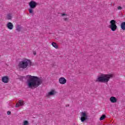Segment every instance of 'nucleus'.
Instances as JSON below:
<instances>
[{
    "mask_svg": "<svg viewBox=\"0 0 125 125\" xmlns=\"http://www.w3.org/2000/svg\"><path fill=\"white\" fill-rule=\"evenodd\" d=\"M26 78L28 79L27 81V86L29 88L35 89L42 83V79L32 75H27Z\"/></svg>",
    "mask_w": 125,
    "mask_h": 125,
    "instance_id": "nucleus-1",
    "label": "nucleus"
},
{
    "mask_svg": "<svg viewBox=\"0 0 125 125\" xmlns=\"http://www.w3.org/2000/svg\"><path fill=\"white\" fill-rule=\"evenodd\" d=\"M113 76L112 74H102L98 77L96 82L97 83H108L110 79H112Z\"/></svg>",
    "mask_w": 125,
    "mask_h": 125,
    "instance_id": "nucleus-2",
    "label": "nucleus"
},
{
    "mask_svg": "<svg viewBox=\"0 0 125 125\" xmlns=\"http://www.w3.org/2000/svg\"><path fill=\"white\" fill-rule=\"evenodd\" d=\"M32 66V62L30 60H23L20 62L19 63V68L21 69H25L27 67H31Z\"/></svg>",
    "mask_w": 125,
    "mask_h": 125,
    "instance_id": "nucleus-3",
    "label": "nucleus"
},
{
    "mask_svg": "<svg viewBox=\"0 0 125 125\" xmlns=\"http://www.w3.org/2000/svg\"><path fill=\"white\" fill-rule=\"evenodd\" d=\"M29 5L30 6V9H28V11H29L30 14H32V16H34V8H36L37 7V5H38V3L36 2V1L34 0H31L29 3Z\"/></svg>",
    "mask_w": 125,
    "mask_h": 125,
    "instance_id": "nucleus-4",
    "label": "nucleus"
},
{
    "mask_svg": "<svg viewBox=\"0 0 125 125\" xmlns=\"http://www.w3.org/2000/svg\"><path fill=\"white\" fill-rule=\"evenodd\" d=\"M110 24L108 25V27L111 29V31L115 32L117 30V21H116L112 20L110 21Z\"/></svg>",
    "mask_w": 125,
    "mask_h": 125,
    "instance_id": "nucleus-5",
    "label": "nucleus"
},
{
    "mask_svg": "<svg viewBox=\"0 0 125 125\" xmlns=\"http://www.w3.org/2000/svg\"><path fill=\"white\" fill-rule=\"evenodd\" d=\"M87 120H88V116L87 113H86L85 111L81 112V122H85V121H87Z\"/></svg>",
    "mask_w": 125,
    "mask_h": 125,
    "instance_id": "nucleus-6",
    "label": "nucleus"
},
{
    "mask_svg": "<svg viewBox=\"0 0 125 125\" xmlns=\"http://www.w3.org/2000/svg\"><path fill=\"white\" fill-rule=\"evenodd\" d=\"M59 82L60 83H61V84H65V83H67V80L64 77H61L59 79Z\"/></svg>",
    "mask_w": 125,
    "mask_h": 125,
    "instance_id": "nucleus-7",
    "label": "nucleus"
},
{
    "mask_svg": "<svg viewBox=\"0 0 125 125\" xmlns=\"http://www.w3.org/2000/svg\"><path fill=\"white\" fill-rule=\"evenodd\" d=\"M24 101L23 100H19L18 103L16 104L15 107L16 108H18V107H20V106H24Z\"/></svg>",
    "mask_w": 125,
    "mask_h": 125,
    "instance_id": "nucleus-8",
    "label": "nucleus"
},
{
    "mask_svg": "<svg viewBox=\"0 0 125 125\" xmlns=\"http://www.w3.org/2000/svg\"><path fill=\"white\" fill-rule=\"evenodd\" d=\"M2 82L4 83H7L9 82L8 76H4L2 78Z\"/></svg>",
    "mask_w": 125,
    "mask_h": 125,
    "instance_id": "nucleus-9",
    "label": "nucleus"
},
{
    "mask_svg": "<svg viewBox=\"0 0 125 125\" xmlns=\"http://www.w3.org/2000/svg\"><path fill=\"white\" fill-rule=\"evenodd\" d=\"M7 27L9 30H12V29H13V24H12V23H11V22H8L7 24Z\"/></svg>",
    "mask_w": 125,
    "mask_h": 125,
    "instance_id": "nucleus-10",
    "label": "nucleus"
},
{
    "mask_svg": "<svg viewBox=\"0 0 125 125\" xmlns=\"http://www.w3.org/2000/svg\"><path fill=\"white\" fill-rule=\"evenodd\" d=\"M110 101L111 103H116L117 102V98L115 97H111L110 98Z\"/></svg>",
    "mask_w": 125,
    "mask_h": 125,
    "instance_id": "nucleus-11",
    "label": "nucleus"
},
{
    "mask_svg": "<svg viewBox=\"0 0 125 125\" xmlns=\"http://www.w3.org/2000/svg\"><path fill=\"white\" fill-rule=\"evenodd\" d=\"M16 30L18 31V32H20L21 30H22V27L19 25H17Z\"/></svg>",
    "mask_w": 125,
    "mask_h": 125,
    "instance_id": "nucleus-12",
    "label": "nucleus"
},
{
    "mask_svg": "<svg viewBox=\"0 0 125 125\" xmlns=\"http://www.w3.org/2000/svg\"><path fill=\"white\" fill-rule=\"evenodd\" d=\"M55 93H56V92H55V90H52L48 93V95H49V96L54 95V94H55Z\"/></svg>",
    "mask_w": 125,
    "mask_h": 125,
    "instance_id": "nucleus-13",
    "label": "nucleus"
},
{
    "mask_svg": "<svg viewBox=\"0 0 125 125\" xmlns=\"http://www.w3.org/2000/svg\"><path fill=\"white\" fill-rule=\"evenodd\" d=\"M52 46H53V47L56 48L57 49V48H58V45H57V43H56V42H53L52 43Z\"/></svg>",
    "mask_w": 125,
    "mask_h": 125,
    "instance_id": "nucleus-14",
    "label": "nucleus"
},
{
    "mask_svg": "<svg viewBox=\"0 0 125 125\" xmlns=\"http://www.w3.org/2000/svg\"><path fill=\"white\" fill-rule=\"evenodd\" d=\"M121 27L122 30H125V22H123L121 23Z\"/></svg>",
    "mask_w": 125,
    "mask_h": 125,
    "instance_id": "nucleus-15",
    "label": "nucleus"
},
{
    "mask_svg": "<svg viewBox=\"0 0 125 125\" xmlns=\"http://www.w3.org/2000/svg\"><path fill=\"white\" fill-rule=\"evenodd\" d=\"M7 18L8 20H11V19L12 18V16H11V14H8L7 15Z\"/></svg>",
    "mask_w": 125,
    "mask_h": 125,
    "instance_id": "nucleus-16",
    "label": "nucleus"
},
{
    "mask_svg": "<svg viewBox=\"0 0 125 125\" xmlns=\"http://www.w3.org/2000/svg\"><path fill=\"white\" fill-rule=\"evenodd\" d=\"M105 118H106V115H105V114H103L100 118V121H103Z\"/></svg>",
    "mask_w": 125,
    "mask_h": 125,
    "instance_id": "nucleus-17",
    "label": "nucleus"
},
{
    "mask_svg": "<svg viewBox=\"0 0 125 125\" xmlns=\"http://www.w3.org/2000/svg\"><path fill=\"white\" fill-rule=\"evenodd\" d=\"M23 125H29V122L27 120H25L22 124Z\"/></svg>",
    "mask_w": 125,
    "mask_h": 125,
    "instance_id": "nucleus-18",
    "label": "nucleus"
},
{
    "mask_svg": "<svg viewBox=\"0 0 125 125\" xmlns=\"http://www.w3.org/2000/svg\"><path fill=\"white\" fill-rule=\"evenodd\" d=\"M118 9L119 10H122V9H123V7H122L121 6H118Z\"/></svg>",
    "mask_w": 125,
    "mask_h": 125,
    "instance_id": "nucleus-19",
    "label": "nucleus"
},
{
    "mask_svg": "<svg viewBox=\"0 0 125 125\" xmlns=\"http://www.w3.org/2000/svg\"><path fill=\"white\" fill-rule=\"evenodd\" d=\"M7 115H11V111H8L7 112Z\"/></svg>",
    "mask_w": 125,
    "mask_h": 125,
    "instance_id": "nucleus-20",
    "label": "nucleus"
},
{
    "mask_svg": "<svg viewBox=\"0 0 125 125\" xmlns=\"http://www.w3.org/2000/svg\"><path fill=\"white\" fill-rule=\"evenodd\" d=\"M61 15H62V16H67V14L65 13H63V14H62Z\"/></svg>",
    "mask_w": 125,
    "mask_h": 125,
    "instance_id": "nucleus-21",
    "label": "nucleus"
},
{
    "mask_svg": "<svg viewBox=\"0 0 125 125\" xmlns=\"http://www.w3.org/2000/svg\"><path fill=\"white\" fill-rule=\"evenodd\" d=\"M64 21H68V18H63Z\"/></svg>",
    "mask_w": 125,
    "mask_h": 125,
    "instance_id": "nucleus-22",
    "label": "nucleus"
},
{
    "mask_svg": "<svg viewBox=\"0 0 125 125\" xmlns=\"http://www.w3.org/2000/svg\"><path fill=\"white\" fill-rule=\"evenodd\" d=\"M70 106V105L69 104H67L66 105V107H69Z\"/></svg>",
    "mask_w": 125,
    "mask_h": 125,
    "instance_id": "nucleus-23",
    "label": "nucleus"
},
{
    "mask_svg": "<svg viewBox=\"0 0 125 125\" xmlns=\"http://www.w3.org/2000/svg\"><path fill=\"white\" fill-rule=\"evenodd\" d=\"M34 55H36L37 54V53L36 52H34Z\"/></svg>",
    "mask_w": 125,
    "mask_h": 125,
    "instance_id": "nucleus-24",
    "label": "nucleus"
}]
</instances>
